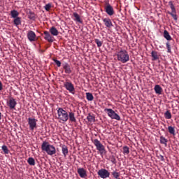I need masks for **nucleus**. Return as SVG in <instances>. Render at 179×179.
I'll return each mask as SVG.
<instances>
[{"label":"nucleus","instance_id":"nucleus-1","mask_svg":"<svg viewBox=\"0 0 179 179\" xmlns=\"http://www.w3.org/2000/svg\"><path fill=\"white\" fill-rule=\"evenodd\" d=\"M43 152H45L49 156H54L57 153L55 146L47 141H43L41 145Z\"/></svg>","mask_w":179,"mask_h":179},{"label":"nucleus","instance_id":"nucleus-2","mask_svg":"<svg viewBox=\"0 0 179 179\" xmlns=\"http://www.w3.org/2000/svg\"><path fill=\"white\" fill-rule=\"evenodd\" d=\"M117 61L122 62V64H127L129 61V55L125 50H122L117 53Z\"/></svg>","mask_w":179,"mask_h":179},{"label":"nucleus","instance_id":"nucleus-3","mask_svg":"<svg viewBox=\"0 0 179 179\" xmlns=\"http://www.w3.org/2000/svg\"><path fill=\"white\" fill-rule=\"evenodd\" d=\"M58 118L63 121V122H66L68 120H69V115H68V112L64 110L62 108H59L57 110Z\"/></svg>","mask_w":179,"mask_h":179},{"label":"nucleus","instance_id":"nucleus-4","mask_svg":"<svg viewBox=\"0 0 179 179\" xmlns=\"http://www.w3.org/2000/svg\"><path fill=\"white\" fill-rule=\"evenodd\" d=\"M104 111L105 113H107L108 117H110L111 120H116L117 121H121V117H120L118 114H117L115 111H114V110L111 108H105Z\"/></svg>","mask_w":179,"mask_h":179},{"label":"nucleus","instance_id":"nucleus-5","mask_svg":"<svg viewBox=\"0 0 179 179\" xmlns=\"http://www.w3.org/2000/svg\"><path fill=\"white\" fill-rule=\"evenodd\" d=\"M92 142L94 146H96V150L99 151L101 156L103 155L106 152V148L101 144V142L99 139H94Z\"/></svg>","mask_w":179,"mask_h":179},{"label":"nucleus","instance_id":"nucleus-6","mask_svg":"<svg viewBox=\"0 0 179 179\" xmlns=\"http://www.w3.org/2000/svg\"><path fill=\"white\" fill-rule=\"evenodd\" d=\"M37 121L36 118H28V125L30 131H34V129H37Z\"/></svg>","mask_w":179,"mask_h":179},{"label":"nucleus","instance_id":"nucleus-7","mask_svg":"<svg viewBox=\"0 0 179 179\" xmlns=\"http://www.w3.org/2000/svg\"><path fill=\"white\" fill-rule=\"evenodd\" d=\"M64 87L72 94H75V86L69 81H66L64 83Z\"/></svg>","mask_w":179,"mask_h":179},{"label":"nucleus","instance_id":"nucleus-8","mask_svg":"<svg viewBox=\"0 0 179 179\" xmlns=\"http://www.w3.org/2000/svg\"><path fill=\"white\" fill-rule=\"evenodd\" d=\"M105 12L108 15V16H113L115 15V11H114V8L109 3H107L104 6Z\"/></svg>","mask_w":179,"mask_h":179},{"label":"nucleus","instance_id":"nucleus-9","mask_svg":"<svg viewBox=\"0 0 179 179\" xmlns=\"http://www.w3.org/2000/svg\"><path fill=\"white\" fill-rule=\"evenodd\" d=\"M98 176L103 179L108 178L110 177V172L106 169H101L97 172Z\"/></svg>","mask_w":179,"mask_h":179},{"label":"nucleus","instance_id":"nucleus-10","mask_svg":"<svg viewBox=\"0 0 179 179\" xmlns=\"http://www.w3.org/2000/svg\"><path fill=\"white\" fill-rule=\"evenodd\" d=\"M27 38L31 43H32V41H37V35H36V33L33 31H28Z\"/></svg>","mask_w":179,"mask_h":179},{"label":"nucleus","instance_id":"nucleus-11","mask_svg":"<svg viewBox=\"0 0 179 179\" xmlns=\"http://www.w3.org/2000/svg\"><path fill=\"white\" fill-rule=\"evenodd\" d=\"M43 34L46 41H48V43H54V37L51 36V34H50L48 31H44Z\"/></svg>","mask_w":179,"mask_h":179},{"label":"nucleus","instance_id":"nucleus-12","mask_svg":"<svg viewBox=\"0 0 179 179\" xmlns=\"http://www.w3.org/2000/svg\"><path fill=\"white\" fill-rule=\"evenodd\" d=\"M17 104V102H16V100L14 98H10L7 103L10 110H15Z\"/></svg>","mask_w":179,"mask_h":179},{"label":"nucleus","instance_id":"nucleus-13","mask_svg":"<svg viewBox=\"0 0 179 179\" xmlns=\"http://www.w3.org/2000/svg\"><path fill=\"white\" fill-rule=\"evenodd\" d=\"M104 25L106 26V27H108V29H111V27H113V22L111 21V19H110V17H106L102 19Z\"/></svg>","mask_w":179,"mask_h":179},{"label":"nucleus","instance_id":"nucleus-14","mask_svg":"<svg viewBox=\"0 0 179 179\" xmlns=\"http://www.w3.org/2000/svg\"><path fill=\"white\" fill-rule=\"evenodd\" d=\"M77 171L81 178H86V177H87V173H86V170H85V169L79 168L78 169Z\"/></svg>","mask_w":179,"mask_h":179},{"label":"nucleus","instance_id":"nucleus-15","mask_svg":"<svg viewBox=\"0 0 179 179\" xmlns=\"http://www.w3.org/2000/svg\"><path fill=\"white\" fill-rule=\"evenodd\" d=\"M63 69L65 71V73H72V70L71 69V66L69 64L64 62L62 64Z\"/></svg>","mask_w":179,"mask_h":179},{"label":"nucleus","instance_id":"nucleus-16","mask_svg":"<svg viewBox=\"0 0 179 179\" xmlns=\"http://www.w3.org/2000/svg\"><path fill=\"white\" fill-rule=\"evenodd\" d=\"M73 20L75 22H77L78 23H83V20H81L80 18V15H79V14H78V13H73Z\"/></svg>","mask_w":179,"mask_h":179},{"label":"nucleus","instance_id":"nucleus-17","mask_svg":"<svg viewBox=\"0 0 179 179\" xmlns=\"http://www.w3.org/2000/svg\"><path fill=\"white\" fill-rule=\"evenodd\" d=\"M163 36L164 38H166V40H167V41H171V40H173V38H171V36H170V34L167 30L164 31Z\"/></svg>","mask_w":179,"mask_h":179},{"label":"nucleus","instance_id":"nucleus-18","mask_svg":"<svg viewBox=\"0 0 179 179\" xmlns=\"http://www.w3.org/2000/svg\"><path fill=\"white\" fill-rule=\"evenodd\" d=\"M154 90L157 94H162L163 88H162L160 85H156L154 87Z\"/></svg>","mask_w":179,"mask_h":179},{"label":"nucleus","instance_id":"nucleus-19","mask_svg":"<svg viewBox=\"0 0 179 179\" xmlns=\"http://www.w3.org/2000/svg\"><path fill=\"white\" fill-rule=\"evenodd\" d=\"M49 31L52 34V36H58V34H59V32H58V29H57L55 27H52L50 29Z\"/></svg>","mask_w":179,"mask_h":179},{"label":"nucleus","instance_id":"nucleus-20","mask_svg":"<svg viewBox=\"0 0 179 179\" xmlns=\"http://www.w3.org/2000/svg\"><path fill=\"white\" fill-rule=\"evenodd\" d=\"M69 118L71 122H76V117H75V113L73 112L69 113Z\"/></svg>","mask_w":179,"mask_h":179},{"label":"nucleus","instance_id":"nucleus-21","mask_svg":"<svg viewBox=\"0 0 179 179\" xmlns=\"http://www.w3.org/2000/svg\"><path fill=\"white\" fill-rule=\"evenodd\" d=\"M13 23L16 27H17L20 24H22V18L20 17H17L16 18L14 19Z\"/></svg>","mask_w":179,"mask_h":179},{"label":"nucleus","instance_id":"nucleus-22","mask_svg":"<svg viewBox=\"0 0 179 179\" xmlns=\"http://www.w3.org/2000/svg\"><path fill=\"white\" fill-rule=\"evenodd\" d=\"M86 99L88 100V101H93L94 100V96H93V94L90 92H86Z\"/></svg>","mask_w":179,"mask_h":179},{"label":"nucleus","instance_id":"nucleus-23","mask_svg":"<svg viewBox=\"0 0 179 179\" xmlns=\"http://www.w3.org/2000/svg\"><path fill=\"white\" fill-rule=\"evenodd\" d=\"M62 152L64 155V157H66V156H68V153H69L68 147H66V145H63L62 147Z\"/></svg>","mask_w":179,"mask_h":179},{"label":"nucleus","instance_id":"nucleus-24","mask_svg":"<svg viewBox=\"0 0 179 179\" xmlns=\"http://www.w3.org/2000/svg\"><path fill=\"white\" fill-rule=\"evenodd\" d=\"M10 15L11 17L15 19L16 17H18L17 16H19V12H17L16 10H13L10 11Z\"/></svg>","mask_w":179,"mask_h":179},{"label":"nucleus","instance_id":"nucleus-25","mask_svg":"<svg viewBox=\"0 0 179 179\" xmlns=\"http://www.w3.org/2000/svg\"><path fill=\"white\" fill-rule=\"evenodd\" d=\"M159 141L162 145H165V146H167V142H169V140H167V138H166L164 136H160Z\"/></svg>","mask_w":179,"mask_h":179},{"label":"nucleus","instance_id":"nucleus-26","mask_svg":"<svg viewBox=\"0 0 179 179\" xmlns=\"http://www.w3.org/2000/svg\"><path fill=\"white\" fill-rule=\"evenodd\" d=\"M151 57L153 58V61H156V59H159V55H157V51H152Z\"/></svg>","mask_w":179,"mask_h":179},{"label":"nucleus","instance_id":"nucleus-27","mask_svg":"<svg viewBox=\"0 0 179 179\" xmlns=\"http://www.w3.org/2000/svg\"><path fill=\"white\" fill-rule=\"evenodd\" d=\"M28 17L30 20H36V14L32 11H29L28 13Z\"/></svg>","mask_w":179,"mask_h":179},{"label":"nucleus","instance_id":"nucleus-28","mask_svg":"<svg viewBox=\"0 0 179 179\" xmlns=\"http://www.w3.org/2000/svg\"><path fill=\"white\" fill-rule=\"evenodd\" d=\"M168 131L171 135L176 136V129L172 126L168 127Z\"/></svg>","mask_w":179,"mask_h":179},{"label":"nucleus","instance_id":"nucleus-29","mask_svg":"<svg viewBox=\"0 0 179 179\" xmlns=\"http://www.w3.org/2000/svg\"><path fill=\"white\" fill-rule=\"evenodd\" d=\"M87 121H89V122H94L95 117L92 114L89 113L87 117Z\"/></svg>","mask_w":179,"mask_h":179},{"label":"nucleus","instance_id":"nucleus-30","mask_svg":"<svg viewBox=\"0 0 179 179\" xmlns=\"http://www.w3.org/2000/svg\"><path fill=\"white\" fill-rule=\"evenodd\" d=\"M27 162L29 166H36V161L34 159L33 157H29L27 160Z\"/></svg>","mask_w":179,"mask_h":179},{"label":"nucleus","instance_id":"nucleus-31","mask_svg":"<svg viewBox=\"0 0 179 179\" xmlns=\"http://www.w3.org/2000/svg\"><path fill=\"white\" fill-rule=\"evenodd\" d=\"M164 117L166 120H171V112L170 110H166V113H164Z\"/></svg>","mask_w":179,"mask_h":179},{"label":"nucleus","instance_id":"nucleus-32","mask_svg":"<svg viewBox=\"0 0 179 179\" xmlns=\"http://www.w3.org/2000/svg\"><path fill=\"white\" fill-rule=\"evenodd\" d=\"M169 13V15H171V16H172L174 20L177 21L178 20V17H177V11H175V13L171 11V13Z\"/></svg>","mask_w":179,"mask_h":179},{"label":"nucleus","instance_id":"nucleus-33","mask_svg":"<svg viewBox=\"0 0 179 179\" xmlns=\"http://www.w3.org/2000/svg\"><path fill=\"white\" fill-rule=\"evenodd\" d=\"M1 149L5 155H9V149H8V146L4 145L1 147Z\"/></svg>","mask_w":179,"mask_h":179},{"label":"nucleus","instance_id":"nucleus-34","mask_svg":"<svg viewBox=\"0 0 179 179\" xmlns=\"http://www.w3.org/2000/svg\"><path fill=\"white\" fill-rule=\"evenodd\" d=\"M123 155H129V147L127 145L123 147Z\"/></svg>","mask_w":179,"mask_h":179},{"label":"nucleus","instance_id":"nucleus-35","mask_svg":"<svg viewBox=\"0 0 179 179\" xmlns=\"http://www.w3.org/2000/svg\"><path fill=\"white\" fill-rule=\"evenodd\" d=\"M169 5L170 6V8H171L172 12L176 13V11H177L176 10V7L174 6V4H173V1H169Z\"/></svg>","mask_w":179,"mask_h":179},{"label":"nucleus","instance_id":"nucleus-36","mask_svg":"<svg viewBox=\"0 0 179 179\" xmlns=\"http://www.w3.org/2000/svg\"><path fill=\"white\" fill-rule=\"evenodd\" d=\"M110 160L113 164H117V159H115V156L111 155L110 157Z\"/></svg>","mask_w":179,"mask_h":179},{"label":"nucleus","instance_id":"nucleus-37","mask_svg":"<svg viewBox=\"0 0 179 179\" xmlns=\"http://www.w3.org/2000/svg\"><path fill=\"white\" fill-rule=\"evenodd\" d=\"M112 176H113L114 178L120 179V173L117 171L112 172Z\"/></svg>","mask_w":179,"mask_h":179},{"label":"nucleus","instance_id":"nucleus-38","mask_svg":"<svg viewBox=\"0 0 179 179\" xmlns=\"http://www.w3.org/2000/svg\"><path fill=\"white\" fill-rule=\"evenodd\" d=\"M52 6L51 3H49L44 6V8L47 10V12H50V9H51Z\"/></svg>","mask_w":179,"mask_h":179},{"label":"nucleus","instance_id":"nucleus-39","mask_svg":"<svg viewBox=\"0 0 179 179\" xmlns=\"http://www.w3.org/2000/svg\"><path fill=\"white\" fill-rule=\"evenodd\" d=\"M95 43L97 45V47H99V48H100V47H101V45H103V42L99 39H95Z\"/></svg>","mask_w":179,"mask_h":179},{"label":"nucleus","instance_id":"nucleus-40","mask_svg":"<svg viewBox=\"0 0 179 179\" xmlns=\"http://www.w3.org/2000/svg\"><path fill=\"white\" fill-rule=\"evenodd\" d=\"M52 61L56 64L57 66L59 68L61 66V62L57 59H53Z\"/></svg>","mask_w":179,"mask_h":179},{"label":"nucleus","instance_id":"nucleus-41","mask_svg":"<svg viewBox=\"0 0 179 179\" xmlns=\"http://www.w3.org/2000/svg\"><path fill=\"white\" fill-rule=\"evenodd\" d=\"M167 52H171V47L170 45V42H167L166 43Z\"/></svg>","mask_w":179,"mask_h":179},{"label":"nucleus","instance_id":"nucleus-42","mask_svg":"<svg viewBox=\"0 0 179 179\" xmlns=\"http://www.w3.org/2000/svg\"><path fill=\"white\" fill-rule=\"evenodd\" d=\"M160 159L162 162H164V157L163 155H160Z\"/></svg>","mask_w":179,"mask_h":179},{"label":"nucleus","instance_id":"nucleus-43","mask_svg":"<svg viewBox=\"0 0 179 179\" xmlns=\"http://www.w3.org/2000/svg\"><path fill=\"white\" fill-rule=\"evenodd\" d=\"M2 89H3L2 82L0 81V91L2 90Z\"/></svg>","mask_w":179,"mask_h":179},{"label":"nucleus","instance_id":"nucleus-44","mask_svg":"<svg viewBox=\"0 0 179 179\" xmlns=\"http://www.w3.org/2000/svg\"><path fill=\"white\" fill-rule=\"evenodd\" d=\"M1 113H0V120H1Z\"/></svg>","mask_w":179,"mask_h":179},{"label":"nucleus","instance_id":"nucleus-45","mask_svg":"<svg viewBox=\"0 0 179 179\" xmlns=\"http://www.w3.org/2000/svg\"><path fill=\"white\" fill-rule=\"evenodd\" d=\"M94 1H97V0H94Z\"/></svg>","mask_w":179,"mask_h":179}]
</instances>
